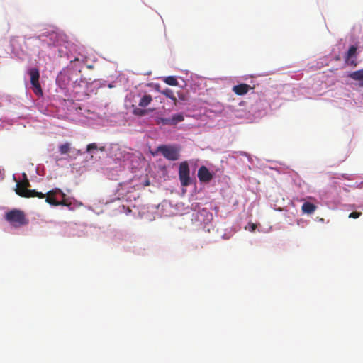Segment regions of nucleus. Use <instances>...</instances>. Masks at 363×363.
Wrapping results in <instances>:
<instances>
[{
  "mask_svg": "<svg viewBox=\"0 0 363 363\" xmlns=\"http://www.w3.org/2000/svg\"><path fill=\"white\" fill-rule=\"evenodd\" d=\"M157 151L167 160L175 161L179 159L180 147L179 146L161 145L157 147Z\"/></svg>",
  "mask_w": 363,
  "mask_h": 363,
  "instance_id": "f257e3e1",
  "label": "nucleus"
},
{
  "mask_svg": "<svg viewBox=\"0 0 363 363\" xmlns=\"http://www.w3.org/2000/svg\"><path fill=\"white\" fill-rule=\"evenodd\" d=\"M5 218L15 227H19L28 223L24 213L20 210L14 209L6 213Z\"/></svg>",
  "mask_w": 363,
  "mask_h": 363,
  "instance_id": "f03ea898",
  "label": "nucleus"
},
{
  "mask_svg": "<svg viewBox=\"0 0 363 363\" xmlns=\"http://www.w3.org/2000/svg\"><path fill=\"white\" fill-rule=\"evenodd\" d=\"M179 178L182 186H188L192 183L189 167L186 161L182 162L179 164Z\"/></svg>",
  "mask_w": 363,
  "mask_h": 363,
  "instance_id": "7ed1b4c3",
  "label": "nucleus"
},
{
  "mask_svg": "<svg viewBox=\"0 0 363 363\" xmlns=\"http://www.w3.org/2000/svg\"><path fill=\"white\" fill-rule=\"evenodd\" d=\"M28 74L30 77V83L33 87V92L37 95L43 94L42 88L39 82L40 72L38 68H30L28 70Z\"/></svg>",
  "mask_w": 363,
  "mask_h": 363,
  "instance_id": "20e7f679",
  "label": "nucleus"
},
{
  "mask_svg": "<svg viewBox=\"0 0 363 363\" xmlns=\"http://www.w3.org/2000/svg\"><path fill=\"white\" fill-rule=\"evenodd\" d=\"M65 35L56 30H50V39L47 41L48 46H60L65 41Z\"/></svg>",
  "mask_w": 363,
  "mask_h": 363,
  "instance_id": "39448f33",
  "label": "nucleus"
},
{
  "mask_svg": "<svg viewBox=\"0 0 363 363\" xmlns=\"http://www.w3.org/2000/svg\"><path fill=\"white\" fill-rule=\"evenodd\" d=\"M198 178L201 182L208 183L213 179V174L206 166H201L198 170Z\"/></svg>",
  "mask_w": 363,
  "mask_h": 363,
  "instance_id": "423d86ee",
  "label": "nucleus"
},
{
  "mask_svg": "<svg viewBox=\"0 0 363 363\" xmlns=\"http://www.w3.org/2000/svg\"><path fill=\"white\" fill-rule=\"evenodd\" d=\"M23 180L21 182H17L16 188L15 189L16 193L20 196L21 191L28 190V187L30 186V182L27 179V176L25 173L23 174Z\"/></svg>",
  "mask_w": 363,
  "mask_h": 363,
  "instance_id": "0eeeda50",
  "label": "nucleus"
},
{
  "mask_svg": "<svg viewBox=\"0 0 363 363\" xmlns=\"http://www.w3.org/2000/svg\"><path fill=\"white\" fill-rule=\"evenodd\" d=\"M251 86L247 84H240L233 87V91L237 95H244L247 94L250 89H251Z\"/></svg>",
  "mask_w": 363,
  "mask_h": 363,
  "instance_id": "6e6552de",
  "label": "nucleus"
},
{
  "mask_svg": "<svg viewBox=\"0 0 363 363\" xmlns=\"http://www.w3.org/2000/svg\"><path fill=\"white\" fill-rule=\"evenodd\" d=\"M316 208L317 206L311 202H305L301 206L303 213L306 214H312Z\"/></svg>",
  "mask_w": 363,
  "mask_h": 363,
  "instance_id": "1a4fd4ad",
  "label": "nucleus"
},
{
  "mask_svg": "<svg viewBox=\"0 0 363 363\" xmlns=\"http://www.w3.org/2000/svg\"><path fill=\"white\" fill-rule=\"evenodd\" d=\"M152 101V97L150 94H145L140 100L138 106L140 107L147 106Z\"/></svg>",
  "mask_w": 363,
  "mask_h": 363,
  "instance_id": "9d476101",
  "label": "nucleus"
},
{
  "mask_svg": "<svg viewBox=\"0 0 363 363\" xmlns=\"http://www.w3.org/2000/svg\"><path fill=\"white\" fill-rule=\"evenodd\" d=\"M160 93L162 95L165 96L166 97L172 100L174 104H177V98L175 97L173 91L171 90L170 89L167 88L165 89L161 90Z\"/></svg>",
  "mask_w": 363,
  "mask_h": 363,
  "instance_id": "9b49d317",
  "label": "nucleus"
},
{
  "mask_svg": "<svg viewBox=\"0 0 363 363\" xmlns=\"http://www.w3.org/2000/svg\"><path fill=\"white\" fill-rule=\"evenodd\" d=\"M184 120V117L182 113L174 114L171 118V125H176L178 123L183 121Z\"/></svg>",
  "mask_w": 363,
  "mask_h": 363,
  "instance_id": "f8f14e48",
  "label": "nucleus"
},
{
  "mask_svg": "<svg viewBox=\"0 0 363 363\" xmlns=\"http://www.w3.org/2000/svg\"><path fill=\"white\" fill-rule=\"evenodd\" d=\"M350 77L354 80L363 81V69L352 72Z\"/></svg>",
  "mask_w": 363,
  "mask_h": 363,
  "instance_id": "ddd939ff",
  "label": "nucleus"
},
{
  "mask_svg": "<svg viewBox=\"0 0 363 363\" xmlns=\"http://www.w3.org/2000/svg\"><path fill=\"white\" fill-rule=\"evenodd\" d=\"M163 82L167 84L170 86H177L178 82L175 77L174 76H168L163 78Z\"/></svg>",
  "mask_w": 363,
  "mask_h": 363,
  "instance_id": "4468645a",
  "label": "nucleus"
},
{
  "mask_svg": "<svg viewBox=\"0 0 363 363\" xmlns=\"http://www.w3.org/2000/svg\"><path fill=\"white\" fill-rule=\"evenodd\" d=\"M50 31H45V32H43L39 35L32 37L31 38L41 40L43 42H45L47 43V41H48V40L50 39Z\"/></svg>",
  "mask_w": 363,
  "mask_h": 363,
  "instance_id": "2eb2a0df",
  "label": "nucleus"
},
{
  "mask_svg": "<svg viewBox=\"0 0 363 363\" xmlns=\"http://www.w3.org/2000/svg\"><path fill=\"white\" fill-rule=\"evenodd\" d=\"M20 196L21 197H26V198H30V197H35V194L38 191L35 190H30L28 189L26 191H21Z\"/></svg>",
  "mask_w": 363,
  "mask_h": 363,
  "instance_id": "dca6fc26",
  "label": "nucleus"
},
{
  "mask_svg": "<svg viewBox=\"0 0 363 363\" xmlns=\"http://www.w3.org/2000/svg\"><path fill=\"white\" fill-rule=\"evenodd\" d=\"M45 201L52 206H57L58 204V201L55 198V195L50 194V191L47 193V197Z\"/></svg>",
  "mask_w": 363,
  "mask_h": 363,
  "instance_id": "f3484780",
  "label": "nucleus"
},
{
  "mask_svg": "<svg viewBox=\"0 0 363 363\" xmlns=\"http://www.w3.org/2000/svg\"><path fill=\"white\" fill-rule=\"evenodd\" d=\"M357 48L356 46H350L346 55V60H349L350 58L354 57L357 54Z\"/></svg>",
  "mask_w": 363,
  "mask_h": 363,
  "instance_id": "a211bd4d",
  "label": "nucleus"
},
{
  "mask_svg": "<svg viewBox=\"0 0 363 363\" xmlns=\"http://www.w3.org/2000/svg\"><path fill=\"white\" fill-rule=\"evenodd\" d=\"M70 150V144L66 143L59 146V151L62 155L67 154Z\"/></svg>",
  "mask_w": 363,
  "mask_h": 363,
  "instance_id": "6ab92c4d",
  "label": "nucleus"
},
{
  "mask_svg": "<svg viewBox=\"0 0 363 363\" xmlns=\"http://www.w3.org/2000/svg\"><path fill=\"white\" fill-rule=\"evenodd\" d=\"M157 124L169 125H171V118H157L156 119Z\"/></svg>",
  "mask_w": 363,
  "mask_h": 363,
  "instance_id": "aec40b11",
  "label": "nucleus"
},
{
  "mask_svg": "<svg viewBox=\"0 0 363 363\" xmlns=\"http://www.w3.org/2000/svg\"><path fill=\"white\" fill-rule=\"evenodd\" d=\"M147 113L146 110L140 109L139 108H134L133 113L135 116H143Z\"/></svg>",
  "mask_w": 363,
  "mask_h": 363,
  "instance_id": "412c9836",
  "label": "nucleus"
},
{
  "mask_svg": "<svg viewBox=\"0 0 363 363\" xmlns=\"http://www.w3.org/2000/svg\"><path fill=\"white\" fill-rule=\"evenodd\" d=\"M49 191H50V194H53L55 196L57 195V194H60L63 199L65 197V193H63L62 191V190L60 189L56 188V189H54L50 190Z\"/></svg>",
  "mask_w": 363,
  "mask_h": 363,
  "instance_id": "4be33fe9",
  "label": "nucleus"
},
{
  "mask_svg": "<svg viewBox=\"0 0 363 363\" xmlns=\"http://www.w3.org/2000/svg\"><path fill=\"white\" fill-rule=\"evenodd\" d=\"M94 150H98V146H97L96 143H90L86 146V151L88 152H90Z\"/></svg>",
  "mask_w": 363,
  "mask_h": 363,
  "instance_id": "5701e85b",
  "label": "nucleus"
},
{
  "mask_svg": "<svg viewBox=\"0 0 363 363\" xmlns=\"http://www.w3.org/2000/svg\"><path fill=\"white\" fill-rule=\"evenodd\" d=\"M361 215H362L361 212L354 211V212H352L349 215V218L355 219V218H358Z\"/></svg>",
  "mask_w": 363,
  "mask_h": 363,
  "instance_id": "b1692460",
  "label": "nucleus"
},
{
  "mask_svg": "<svg viewBox=\"0 0 363 363\" xmlns=\"http://www.w3.org/2000/svg\"><path fill=\"white\" fill-rule=\"evenodd\" d=\"M36 197H38L40 199H43L45 197V194H43L42 192H37V194H35Z\"/></svg>",
  "mask_w": 363,
  "mask_h": 363,
  "instance_id": "393cba45",
  "label": "nucleus"
},
{
  "mask_svg": "<svg viewBox=\"0 0 363 363\" xmlns=\"http://www.w3.org/2000/svg\"><path fill=\"white\" fill-rule=\"evenodd\" d=\"M60 205H62V206H67L68 204H67V201H66L65 199H63V200H62V201H58V204H57V206H60Z\"/></svg>",
  "mask_w": 363,
  "mask_h": 363,
  "instance_id": "a878e982",
  "label": "nucleus"
},
{
  "mask_svg": "<svg viewBox=\"0 0 363 363\" xmlns=\"http://www.w3.org/2000/svg\"><path fill=\"white\" fill-rule=\"evenodd\" d=\"M98 150H99L101 152H104V151H105V147L104 146L99 147H98Z\"/></svg>",
  "mask_w": 363,
  "mask_h": 363,
  "instance_id": "bb28decb",
  "label": "nucleus"
}]
</instances>
